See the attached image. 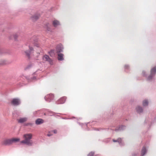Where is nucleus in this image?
<instances>
[{"instance_id":"21","label":"nucleus","mask_w":156,"mask_h":156,"mask_svg":"<svg viewBox=\"0 0 156 156\" xmlns=\"http://www.w3.org/2000/svg\"><path fill=\"white\" fill-rule=\"evenodd\" d=\"M53 132L54 133H56L57 132V130H55L53 131Z\"/></svg>"},{"instance_id":"20","label":"nucleus","mask_w":156,"mask_h":156,"mask_svg":"<svg viewBox=\"0 0 156 156\" xmlns=\"http://www.w3.org/2000/svg\"><path fill=\"white\" fill-rule=\"evenodd\" d=\"M52 135V134L50 133H49L48 134H47V136H51Z\"/></svg>"},{"instance_id":"9","label":"nucleus","mask_w":156,"mask_h":156,"mask_svg":"<svg viewBox=\"0 0 156 156\" xmlns=\"http://www.w3.org/2000/svg\"><path fill=\"white\" fill-rule=\"evenodd\" d=\"M52 24L54 27H56L60 25L59 21L56 20H55L52 21Z\"/></svg>"},{"instance_id":"6","label":"nucleus","mask_w":156,"mask_h":156,"mask_svg":"<svg viewBox=\"0 0 156 156\" xmlns=\"http://www.w3.org/2000/svg\"><path fill=\"white\" fill-rule=\"evenodd\" d=\"M43 59L44 61H48L50 64H52V61L48 56L45 55L43 57Z\"/></svg>"},{"instance_id":"18","label":"nucleus","mask_w":156,"mask_h":156,"mask_svg":"<svg viewBox=\"0 0 156 156\" xmlns=\"http://www.w3.org/2000/svg\"><path fill=\"white\" fill-rule=\"evenodd\" d=\"M15 40H16L18 38V35L16 34H14L12 35Z\"/></svg>"},{"instance_id":"22","label":"nucleus","mask_w":156,"mask_h":156,"mask_svg":"<svg viewBox=\"0 0 156 156\" xmlns=\"http://www.w3.org/2000/svg\"><path fill=\"white\" fill-rule=\"evenodd\" d=\"M57 51L58 52H60L61 51V50H58L57 49Z\"/></svg>"},{"instance_id":"14","label":"nucleus","mask_w":156,"mask_h":156,"mask_svg":"<svg viewBox=\"0 0 156 156\" xmlns=\"http://www.w3.org/2000/svg\"><path fill=\"white\" fill-rule=\"evenodd\" d=\"M147 150L146 147H143L141 152V154L142 156H144L146 153Z\"/></svg>"},{"instance_id":"12","label":"nucleus","mask_w":156,"mask_h":156,"mask_svg":"<svg viewBox=\"0 0 156 156\" xmlns=\"http://www.w3.org/2000/svg\"><path fill=\"white\" fill-rule=\"evenodd\" d=\"M27 118H20L18 120V122L19 123H22L27 121Z\"/></svg>"},{"instance_id":"10","label":"nucleus","mask_w":156,"mask_h":156,"mask_svg":"<svg viewBox=\"0 0 156 156\" xmlns=\"http://www.w3.org/2000/svg\"><path fill=\"white\" fill-rule=\"evenodd\" d=\"M12 144L19 142L20 140V139L19 138H13L11 139Z\"/></svg>"},{"instance_id":"5","label":"nucleus","mask_w":156,"mask_h":156,"mask_svg":"<svg viewBox=\"0 0 156 156\" xmlns=\"http://www.w3.org/2000/svg\"><path fill=\"white\" fill-rule=\"evenodd\" d=\"M11 104L14 106L18 105L20 104V100L17 98H14L11 101Z\"/></svg>"},{"instance_id":"8","label":"nucleus","mask_w":156,"mask_h":156,"mask_svg":"<svg viewBox=\"0 0 156 156\" xmlns=\"http://www.w3.org/2000/svg\"><path fill=\"white\" fill-rule=\"evenodd\" d=\"M66 99V97H63L60 98L57 101L58 104H62L64 103Z\"/></svg>"},{"instance_id":"23","label":"nucleus","mask_w":156,"mask_h":156,"mask_svg":"<svg viewBox=\"0 0 156 156\" xmlns=\"http://www.w3.org/2000/svg\"><path fill=\"white\" fill-rule=\"evenodd\" d=\"M32 125V124L31 123H28L27 125Z\"/></svg>"},{"instance_id":"7","label":"nucleus","mask_w":156,"mask_h":156,"mask_svg":"<svg viewBox=\"0 0 156 156\" xmlns=\"http://www.w3.org/2000/svg\"><path fill=\"white\" fill-rule=\"evenodd\" d=\"M54 97V95L53 94H51L46 95L45 98L46 101H50L53 99Z\"/></svg>"},{"instance_id":"17","label":"nucleus","mask_w":156,"mask_h":156,"mask_svg":"<svg viewBox=\"0 0 156 156\" xmlns=\"http://www.w3.org/2000/svg\"><path fill=\"white\" fill-rule=\"evenodd\" d=\"M148 104V102L147 100H144L143 101V104L144 106H146Z\"/></svg>"},{"instance_id":"19","label":"nucleus","mask_w":156,"mask_h":156,"mask_svg":"<svg viewBox=\"0 0 156 156\" xmlns=\"http://www.w3.org/2000/svg\"><path fill=\"white\" fill-rule=\"evenodd\" d=\"M121 139H118L117 140H113V141L114 142H116L117 141L119 142V141H121Z\"/></svg>"},{"instance_id":"4","label":"nucleus","mask_w":156,"mask_h":156,"mask_svg":"<svg viewBox=\"0 0 156 156\" xmlns=\"http://www.w3.org/2000/svg\"><path fill=\"white\" fill-rule=\"evenodd\" d=\"M2 144L4 145H9L12 144L11 139H6L3 140L2 142Z\"/></svg>"},{"instance_id":"16","label":"nucleus","mask_w":156,"mask_h":156,"mask_svg":"<svg viewBox=\"0 0 156 156\" xmlns=\"http://www.w3.org/2000/svg\"><path fill=\"white\" fill-rule=\"evenodd\" d=\"M39 17V16L38 15H35L34 16H32L31 18L32 20L34 21L37 19Z\"/></svg>"},{"instance_id":"2","label":"nucleus","mask_w":156,"mask_h":156,"mask_svg":"<svg viewBox=\"0 0 156 156\" xmlns=\"http://www.w3.org/2000/svg\"><path fill=\"white\" fill-rule=\"evenodd\" d=\"M32 134L31 133L24 134L23 136V137L24 140L21 141L20 143L28 145H32L33 144V142L30 140L32 138Z\"/></svg>"},{"instance_id":"1","label":"nucleus","mask_w":156,"mask_h":156,"mask_svg":"<svg viewBox=\"0 0 156 156\" xmlns=\"http://www.w3.org/2000/svg\"><path fill=\"white\" fill-rule=\"evenodd\" d=\"M27 44L28 45L29 51H27L25 52L26 55L29 57L31 52L34 50V48L32 47L33 45L35 46L38 48V50L37 53V55L40 54V53L41 52L42 49L40 47L39 44L37 42L34 41L33 39H31L29 40Z\"/></svg>"},{"instance_id":"24","label":"nucleus","mask_w":156,"mask_h":156,"mask_svg":"<svg viewBox=\"0 0 156 156\" xmlns=\"http://www.w3.org/2000/svg\"><path fill=\"white\" fill-rule=\"evenodd\" d=\"M47 29L48 30H49H49H50L48 28H47Z\"/></svg>"},{"instance_id":"3","label":"nucleus","mask_w":156,"mask_h":156,"mask_svg":"<svg viewBox=\"0 0 156 156\" xmlns=\"http://www.w3.org/2000/svg\"><path fill=\"white\" fill-rule=\"evenodd\" d=\"M156 73V67H154L151 69L150 75L148 76L147 79L148 80H151L153 76L155 75Z\"/></svg>"},{"instance_id":"13","label":"nucleus","mask_w":156,"mask_h":156,"mask_svg":"<svg viewBox=\"0 0 156 156\" xmlns=\"http://www.w3.org/2000/svg\"><path fill=\"white\" fill-rule=\"evenodd\" d=\"M63 54L60 53L58 55V59L59 60L62 61L63 60Z\"/></svg>"},{"instance_id":"15","label":"nucleus","mask_w":156,"mask_h":156,"mask_svg":"<svg viewBox=\"0 0 156 156\" xmlns=\"http://www.w3.org/2000/svg\"><path fill=\"white\" fill-rule=\"evenodd\" d=\"M136 110L137 112L140 113L143 112V110L141 107L138 106L136 108Z\"/></svg>"},{"instance_id":"11","label":"nucleus","mask_w":156,"mask_h":156,"mask_svg":"<svg viewBox=\"0 0 156 156\" xmlns=\"http://www.w3.org/2000/svg\"><path fill=\"white\" fill-rule=\"evenodd\" d=\"M44 122L43 120L41 119H37L35 121L36 124L37 125H40L42 123Z\"/></svg>"}]
</instances>
